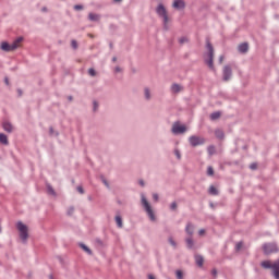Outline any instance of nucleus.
<instances>
[{
	"label": "nucleus",
	"instance_id": "obj_21",
	"mask_svg": "<svg viewBox=\"0 0 279 279\" xmlns=\"http://www.w3.org/2000/svg\"><path fill=\"white\" fill-rule=\"evenodd\" d=\"M78 245H80V247H82V250H83L84 252H86V254H88L89 256L93 255V251H92L89 247H87L86 244L80 243Z\"/></svg>",
	"mask_w": 279,
	"mask_h": 279
},
{
	"label": "nucleus",
	"instance_id": "obj_27",
	"mask_svg": "<svg viewBox=\"0 0 279 279\" xmlns=\"http://www.w3.org/2000/svg\"><path fill=\"white\" fill-rule=\"evenodd\" d=\"M173 153L177 159L182 160V153L180 151V148L175 147Z\"/></svg>",
	"mask_w": 279,
	"mask_h": 279
},
{
	"label": "nucleus",
	"instance_id": "obj_19",
	"mask_svg": "<svg viewBox=\"0 0 279 279\" xmlns=\"http://www.w3.org/2000/svg\"><path fill=\"white\" fill-rule=\"evenodd\" d=\"M0 143L2 145H10V142L8 141V135L0 133Z\"/></svg>",
	"mask_w": 279,
	"mask_h": 279
},
{
	"label": "nucleus",
	"instance_id": "obj_50",
	"mask_svg": "<svg viewBox=\"0 0 279 279\" xmlns=\"http://www.w3.org/2000/svg\"><path fill=\"white\" fill-rule=\"evenodd\" d=\"M41 12H48L47 7H43V8H41Z\"/></svg>",
	"mask_w": 279,
	"mask_h": 279
},
{
	"label": "nucleus",
	"instance_id": "obj_39",
	"mask_svg": "<svg viewBox=\"0 0 279 279\" xmlns=\"http://www.w3.org/2000/svg\"><path fill=\"white\" fill-rule=\"evenodd\" d=\"M177 208H178V203L172 202V203L170 204V209H171V210H177Z\"/></svg>",
	"mask_w": 279,
	"mask_h": 279
},
{
	"label": "nucleus",
	"instance_id": "obj_37",
	"mask_svg": "<svg viewBox=\"0 0 279 279\" xmlns=\"http://www.w3.org/2000/svg\"><path fill=\"white\" fill-rule=\"evenodd\" d=\"M243 247V242H238L235 244V252H240V250Z\"/></svg>",
	"mask_w": 279,
	"mask_h": 279
},
{
	"label": "nucleus",
	"instance_id": "obj_44",
	"mask_svg": "<svg viewBox=\"0 0 279 279\" xmlns=\"http://www.w3.org/2000/svg\"><path fill=\"white\" fill-rule=\"evenodd\" d=\"M76 191H78L81 193V195H84V187L77 186Z\"/></svg>",
	"mask_w": 279,
	"mask_h": 279
},
{
	"label": "nucleus",
	"instance_id": "obj_31",
	"mask_svg": "<svg viewBox=\"0 0 279 279\" xmlns=\"http://www.w3.org/2000/svg\"><path fill=\"white\" fill-rule=\"evenodd\" d=\"M177 279H184V272L182 270H175Z\"/></svg>",
	"mask_w": 279,
	"mask_h": 279
},
{
	"label": "nucleus",
	"instance_id": "obj_55",
	"mask_svg": "<svg viewBox=\"0 0 279 279\" xmlns=\"http://www.w3.org/2000/svg\"><path fill=\"white\" fill-rule=\"evenodd\" d=\"M112 62H117V57H113V58H112Z\"/></svg>",
	"mask_w": 279,
	"mask_h": 279
},
{
	"label": "nucleus",
	"instance_id": "obj_15",
	"mask_svg": "<svg viewBox=\"0 0 279 279\" xmlns=\"http://www.w3.org/2000/svg\"><path fill=\"white\" fill-rule=\"evenodd\" d=\"M23 40V37H17L12 44L11 49L12 51H15V49H19V45H21V41Z\"/></svg>",
	"mask_w": 279,
	"mask_h": 279
},
{
	"label": "nucleus",
	"instance_id": "obj_42",
	"mask_svg": "<svg viewBox=\"0 0 279 279\" xmlns=\"http://www.w3.org/2000/svg\"><path fill=\"white\" fill-rule=\"evenodd\" d=\"M250 169H252V171H256V169H258V165H256V163H251V165H250Z\"/></svg>",
	"mask_w": 279,
	"mask_h": 279
},
{
	"label": "nucleus",
	"instance_id": "obj_34",
	"mask_svg": "<svg viewBox=\"0 0 279 279\" xmlns=\"http://www.w3.org/2000/svg\"><path fill=\"white\" fill-rule=\"evenodd\" d=\"M88 75H90V77H95V75H97V72L95 71V69L90 68L88 70Z\"/></svg>",
	"mask_w": 279,
	"mask_h": 279
},
{
	"label": "nucleus",
	"instance_id": "obj_52",
	"mask_svg": "<svg viewBox=\"0 0 279 279\" xmlns=\"http://www.w3.org/2000/svg\"><path fill=\"white\" fill-rule=\"evenodd\" d=\"M140 184H141L142 186H145V181L140 180Z\"/></svg>",
	"mask_w": 279,
	"mask_h": 279
},
{
	"label": "nucleus",
	"instance_id": "obj_51",
	"mask_svg": "<svg viewBox=\"0 0 279 279\" xmlns=\"http://www.w3.org/2000/svg\"><path fill=\"white\" fill-rule=\"evenodd\" d=\"M4 82H5L7 86L10 85V81L8 80V77L4 78Z\"/></svg>",
	"mask_w": 279,
	"mask_h": 279
},
{
	"label": "nucleus",
	"instance_id": "obj_49",
	"mask_svg": "<svg viewBox=\"0 0 279 279\" xmlns=\"http://www.w3.org/2000/svg\"><path fill=\"white\" fill-rule=\"evenodd\" d=\"M114 73H121V68L120 66H116L114 68Z\"/></svg>",
	"mask_w": 279,
	"mask_h": 279
},
{
	"label": "nucleus",
	"instance_id": "obj_13",
	"mask_svg": "<svg viewBox=\"0 0 279 279\" xmlns=\"http://www.w3.org/2000/svg\"><path fill=\"white\" fill-rule=\"evenodd\" d=\"M185 243L187 250H195V241H193V236L185 238Z\"/></svg>",
	"mask_w": 279,
	"mask_h": 279
},
{
	"label": "nucleus",
	"instance_id": "obj_32",
	"mask_svg": "<svg viewBox=\"0 0 279 279\" xmlns=\"http://www.w3.org/2000/svg\"><path fill=\"white\" fill-rule=\"evenodd\" d=\"M207 150H208L209 156H213L215 154V151H216L214 145L208 146Z\"/></svg>",
	"mask_w": 279,
	"mask_h": 279
},
{
	"label": "nucleus",
	"instance_id": "obj_6",
	"mask_svg": "<svg viewBox=\"0 0 279 279\" xmlns=\"http://www.w3.org/2000/svg\"><path fill=\"white\" fill-rule=\"evenodd\" d=\"M263 251H264V254H266V255L276 254V252H278V244L277 243H265L263 245Z\"/></svg>",
	"mask_w": 279,
	"mask_h": 279
},
{
	"label": "nucleus",
	"instance_id": "obj_11",
	"mask_svg": "<svg viewBox=\"0 0 279 279\" xmlns=\"http://www.w3.org/2000/svg\"><path fill=\"white\" fill-rule=\"evenodd\" d=\"M170 90L173 95H178V93H182V90H184V87L178 83H173L170 87Z\"/></svg>",
	"mask_w": 279,
	"mask_h": 279
},
{
	"label": "nucleus",
	"instance_id": "obj_46",
	"mask_svg": "<svg viewBox=\"0 0 279 279\" xmlns=\"http://www.w3.org/2000/svg\"><path fill=\"white\" fill-rule=\"evenodd\" d=\"M153 199L155 201V202H158V199H159V196H158V194H153Z\"/></svg>",
	"mask_w": 279,
	"mask_h": 279
},
{
	"label": "nucleus",
	"instance_id": "obj_38",
	"mask_svg": "<svg viewBox=\"0 0 279 279\" xmlns=\"http://www.w3.org/2000/svg\"><path fill=\"white\" fill-rule=\"evenodd\" d=\"M49 134H50L51 136H53V134H54V136H58V135H59L58 132L53 131L52 126L49 128Z\"/></svg>",
	"mask_w": 279,
	"mask_h": 279
},
{
	"label": "nucleus",
	"instance_id": "obj_8",
	"mask_svg": "<svg viewBox=\"0 0 279 279\" xmlns=\"http://www.w3.org/2000/svg\"><path fill=\"white\" fill-rule=\"evenodd\" d=\"M172 134L178 136L179 134H184L186 132L185 125H180L179 123H174L171 129Z\"/></svg>",
	"mask_w": 279,
	"mask_h": 279
},
{
	"label": "nucleus",
	"instance_id": "obj_57",
	"mask_svg": "<svg viewBox=\"0 0 279 279\" xmlns=\"http://www.w3.org/2000/svg\"><path fill=\"white\" fill-rule=\"evenodd\" d=\"M60 263H62V258L59 257Z\"/></svg>",
	"mask_w": 279,
	"mask_h": 279
},
{
	"label": "nucleus",
	"instance_id": "obj_16",
	"mask_svg": "<svg viewBox=\"0 0 279 279\" xmlns=\"http://www.w3.org/2000/svg\"><path fill=\"white\" fill-rule=\"evenodd\" d=\"M248 49H250V45H247V43H243L239 45L240 53H247Z\"/></svg>",
	"mask_w": 279,
	"mask_h": 279
},
{
	"label": "nucleus",
	"instance_id": "obj_2",
	"mask_svg": "<svg viewBox=\"0 0 279 279\" xmlns=\"http://www.w3.org/2000/svg\"><path fill=\"white\" fill-rule=\"evenodd\" d=\"M156 14L159 16V19H162L163 29L169 32V15L167 14V8H165V4L159 3L157 5Z\"/></svg>",
	"mask_w": 279,
	"mask_h": 279
},
{
	"label": "nucleus",
	"instance_id": "obj_56",
	"mask_svg": "<svg viewBox=\"0 0 279 279\" xmlns=\"http://www.w3.org/2000/svg\"><path fill=\"white\" fill-rule=\"evenodd\" d=\"M148 279H155V278H154V276L149 275V276H148Z\"/></svg>",
	"mask_w": 279,
	"mask_h": 279
},
{
	"label": "nucleus",
	"instance_id": "obj_7",
	"mask_svg": "<svg viewBox=\"0 0 279 279\" xmlns=\"http://www.w3.org/2000/svg\"><path fill=\"white\" fill-rule=\"evenodd\" d=\"M232 80V68L230 65H225L222 70V81L230 82Z\"/></svg>",
	"mask_w": 279,
	"mask_h": 279
},
{
	"label": "nucleus",
	"instance_id": "obj_1",
	"mask_svg": "<svg viewBox=\"0 0 279 279\" xmlns=\"http://www.w3.org/2000/svg\"><path fill=\"white\" fill-rule=\"evenodd\" d=\"M206 49H207V53L205 54V58H204L205 63L211 71H215V63H214L215 48L213 47V44H210V41L206 43Z\"/></svg>",
	"mask_w": 279,
	"mask_h": 279
},
{
	"label": "nucleus",
	"instance_id": "obj_35",
	"mask_svg": "<svg viewBox=\"0 0 279 279\" xmlns=\"http://www.w3.org/2000/svg\"><path fill=\"white\" fill-rule=\"evenodd\" d=\"M207 175H215V170L213 169L211 166L207 168Z\"/></svg>",
	"mask_w": 279,
	"mask_h": 279
},
{
	"label": "nucleus",
	"instance_id": "obj_14",
	"mask_svg": "<svg viewBox=\"0 0 279 279\" xmlns=\"http://www.w3.org/2000/svg\"><path fill=\"white\" fill-rule=\"evenodd\" d=\"M101 19V15L97 14V13H89L88 14V20L94 22V23H97L98 21H100Z\"/></svg>",
	"mask_w": 279,
	"mask_h": 279
},
{
	"label": "nucleus",
	"instance_id": "obj_23",
	"mask_svg": "<svg viewBox=\"0 0 279 279\" xmlns=\"http://www.w3.org/2000/svg\"><path fill=\"white\" fill-rule=\"evenodd\" d=\"M221 118V113L219 111H216V112H213L210 116H209V119L211 121H217V119H220Z\"/></svg>",
	"mask_w": 279,
	"mask_h": 279
},
{
	"label": "nucleus",
	"instance_id": "obj_58",
	"mask_svg": "<svg viewBox=\"0 0 279 279\" xmlns=\"http://www.w3.org/2000/svg\"><path fill=\"white\" fill-rule=\"evenodd\" d=\"M2 232L1 226H0V233Z\"/></svg>",
	"mask_w": 279,
	"mask_h": 279
},
{
	"label": "nucleus",
	"instance_id": "obj_20",
	"mask_svg": "<svg viewBox=\"0 0 279 279\" xmlns=\"http://www.w3.org/2000/svg\"><path fill=\"white\" fill-rule=\"evenodd\" d=\"M144 97L146 101H149V99H151V92L149 90V87L144 88Z\"/></svg>",
	"mask_w": 279,
	"mask_h": 279
},
{
	"label": "nucleus",
	"instance_id": "obj_22",
	"mask_svg": "<svg viewBox=\"0 0 279 279\" xmlns=\"http://www.w3.org/2000/svg\"><path fill=\"white\" fill-rule=\"evenodd\" d=\"M195 260H196V265H198V267L204 266V257L202 255H196Z\"/></svg>",
	"mask_w": 279,
	"mask_h": 279
},
{
	"label": "nucleus",
	"instance_id": "obj_53",
	"mask_svg": "<svg viewBox=\"0 0 279 279\" xmlns=\"http://www.w3.org/2000/svg\"><path fill=\"white\" fill-rule=\"evenodd\" d=\"M219 62H220V63L223 62V56H220Z\"/></svg>",
	"mask_w": 279,
	"mask_h": 279
},
{
	"label": "nucleus",
	"instance_id": "obj_45",
	"mask_svg": "<svg viewBox=\"0 0 279 279\" xmlns=\"http://www.w3.org/2000/svg\"><path fill=\"white\" fill-rule=\"evenodd\" d=\"M211 276H214V278H217V268H214L211 270Z\"/></svg>",
	"mask_w": 279,
	"mask_h": 279
},
{
	"label": "nucleus",
	"instance_id": "obj_54",
	"mask_svg": "<svg viewBox=\"0 0 279 279\" xmlns=\"http://www.w3.org/2000/svg\"><path fill=\"white\" fill-rule=\"evenodd\" d=\"M69 101H73V96H69Z\"/></svg>",
	"mask_w": 279,
	"mask_h": 279
},
{
	"label": "nucleus",
	"instance_id": "obj_5",
	"mask_svg": "<svg viewBox=\"0 0 279 279\" xmlns=\"http://www.w3.org/2000/svg\"><path fill=\"white\" fill-rule=\"evenodd\" d=\"M189 143L191 147H198V145H204V143H206V138L197 135H192L189 137Z\"/></svg>",
	"mask_w": 279,
	"mask_h": 279
},
{
	"label": "nucleus",
	"instance_id": "obj_41",
	"mask_svg": "<svg viewBox=\"0 0 279 279\" xmlns=\"http://www.w3.org/2000/svg\"><path fill=\"white\" fill-rule=\"evenodd\" d=\"M74 10H76V11L84 10V5H82V4H75V5H74Z\"/></svg>",
	"mask_w": 279,
	"mask_h": 279
},
{
	"label": "nucleus",
	"instance_id": "obj_29",
	"mask_svg": "<svg viewBox=\"0 0 279 279\" xmlns=\"http://www.w3.org/2000/svg\"><path fill=\"white\" fill-rule=\"evenodd\" d=\"M74 213H75V207H73V206H70V207L68 208V210H66V215H68L69 217L73 216Z\"/></svg>",
	"mask_w": 279,
	"mask_h": 279
},
{
	"label": "nucleus",
	"instance_id": "obj_30",
	"mask_svg": "<svg viewBox=\"0 0 279 279\" xmlns=\"http://www.w3.org/2000/svg\"><path fill=\"white\" fill-rule=\"evenodd\" d=\"M99 110V102L97 100L93 101V112H97Z\"/></svg>",
	"mask_w": 279,
	"mask_h": 279
},
{
	"label": "nucleus",
	"instance_id": "obj_47",
	"mask_svg": "<svg viewBox=\"0 0 279 279\" xmlns=\"http://www.w3.org/2000/svg\"><path fill=\"white\" fill-rule=\"evenodd\" d=\"M198 234H199V236H203V234H206V230L201 229V230L198 231Z\"/></svg>",
	"mask_w": 279,
	"mask_h": 279
},
{
	"label": "nucleus",
	"instance_id": "obj_12",
	"mask_svg": "<svg viewBox=\"0 0 279 279\" xmlns=\"http://www.w3.org/2000/svg\"><path fill=\"white\" fill-rule=\"evenodd\" d=\"M185 232L186 234H189V236H193V234L195 233V226L192 225V222H187L185 227Z\"/></svg>",
	"mask_w": 279,
	"mask_h": 279
},
{
	"label": "nucleus",
	"instance_id": "obj_48",
	"mask_svg": "<svg viewBox=\"0 0 279 279\" xmlns=\"http://www.w3.org/2000/svg\"><path fill=\"white\" fill-rule=\"evenodd\" d=\"M17 95H19V97H23V89L19 88L17 89Z\"/></svg>",
	"mask_w": 279,
	"mask_h": 279
},
{
	"label": "nucleus",
	"instance_id": "obj_17",
	"mask_svg": "<svg viewBox=\"0 0 279 279\" xmlns=\"http://www.w3.org/2000/svg\"><path fill=\"white\" fill-rule=\"evenodd\" d=\"M262 267H264V269H272L274 270V264H271L270 260L262 262Z\"/></svg>",
	"mask_w": 279,
	"mask_h": 279
},
{
	"label": "nucleus",
	"instance_id": "obj_59",
	"mask_svg": "<svg viewBox=\"0 0 279 279\" xmlns=\"http://www.w3.org/2000/svg\"><path fill=\"white\" fill-rule=\"evenodd\" d=\"M114 1L119 2V1H121V0H114Z\"/></svg>",
	"mask_w": 279,
	"mask_h": 279
},
{
	"label": "nucleus",
	"instance_id": "obj_4",
	"mask_svg": "<svg viewBox=\"0 0 279 279\" xmlns=\"http://www.w3.org/2000/svg\"><path fill=\"white\" fill-rule=\"evenodd\" d=\"M16 229L20 232V239L23 243H27V239H29V231L27 229V225L23 223V221H17Z\"/></svg>",
	"mask_w": 279,
	"mask_h": 279
},
{
	"label": "nucleus",
	"instance_id": "obj_43",
	"mask_svg": "<svg viewBox=\"0 0 279 279\" xmlns=\"http://www.w3.org/2000/svg\"><path fill=\"white\" fill-rule=\"evenodd\" d=\"M102 183L105 184V186H107V189H110V183H108V180L102 178Z\"/></svg>",
	"mask_w": 279,
	"mask_h": 279
},
{
	"label": "nucleus",
	"instance_id": "obj_24",
	"mask_svg": "<svg viewBox=\"0 0 279 279\" xmlns=\"http://www.w3.org/2000/svg\"><path fill=\"white\" fill-rule=\"evenodd\" d=\"M215 136H216V138H219V141H222V138H225L226 134L221 130H216Z\"/></svg>",
	"mask_w": 279,
	"mask_h": 279
},
{
	"label": "nucleus",
	"instance_id": "obj_25",
	"mask_svg": "<svg viewBox=\"0 0 279 279\" xmlns=\"http://www.w3.org/2000/svg\"><path fill=\"white\" fill-rule=\"evenodd\" d=\"M209 195H219V190L215 185H210L208 190Z\"/></svg>",
	"mask_w": 279,
	"mask_h": 279
},
{
	"label": "nucleus",
	"instance_id": "obj_10",
	"mask_svg": "<svg viewBox=\"0 0 279 279\" xmlns=\"http://www.w3.org/2000/svg\"><path fill=\"white\" fill-rule=\"evenodd\" d=\"M172 7L174 10H184L186 2H184V0H174Z\"/></svg>",
	"mask_w": 279,
	"mask_h": 279
},
{
	"label": "nucleus",
	"instance_id": "obj_40",
	"mask_svg": "<svg viewBox=\"0 0 279 279\" xmlns=\"http://www.w3.org/2000/svg\"><path fill=\"white\" fill-rule=\"evenodd\" d=\"M71 47H72V49H77V40L73 39L71 41Z\"/></svg>",
	"mask_w": 279,
	"mask_h": 279
},
{
	"label": "nucleus",
	"instance_id": "obj_3",
	"mask_svg": "<svg viewBox=\"0 0 279 279\" xmlns=\"http://www.w3.org/2000/svg\"><path fill=\"white\" fill-rule=\"evenodd\" d=\"M141 204L147 217L150 219V221H156V214H154V209H151V205H149L147 197L143 193L141 194Z\"/></svg>",
	"mask_w": 279,
	"mask_h": 279
},
{
	"label": "nucleus",
	"instance_id": "obj_28",
	"mask_svg": "<svg viewBox=\"0 0 279 279\" xmlns=\"http://www.w3.org/2000/svg\"><path fill=\"white\" fill-rule=\"evenodd\" d=\"M47 191L49 195L56 196V190H53V186H51V184H47Z\"/></svg>",
	"mask_w": 279,
	"mask_h": 279
},
{
	"label": "nucleus",
	"instance_id": "obj_9",
	"mask_svg": "<svg viewBox=\"0 0 279 279\" xmlns=\"http://www.w3.org/2000/svg\"><path fill=\"white\" fill-rule=\"evenodd\" d=\"M2 129L8 134H12L14 132V125H12V122H10V121H3L2 122Z\"/></svg>",
	"mask_w": 279,
	"mask_h": 279
},
{
	"label": "nucleus",
	"instance_id": "obj_33",
	"mask_svg": "<svg viewBox=\"0 0 279 279\" xmlns=\"http://www.w3.org/2000/svg\"><path fill=\"white\" fill-rule=\"evenodd\" d=\"M179 43L181 45H184V44L189 43V37L183 36V37L179 38Z\"/></svg>",
	"mask_w": 279,
	"mask_h": 279
},
{
	"label": "nucleus",
	"instance_id": "obj_18",
	"mask_svg": "<svg viewBox=\"0 0 279 279\" xmlns=\"http://www.w3.org/2000/svg\"><path fill=\"white\" fill-rule=\"evenodd\" d=\"M1 49H2V51H12V46L9 44V43H7V41H3L2 44H1Z\"/></svg>",
	"mask_w": 279,
	"mask_h": 279
},
{
	"label": "nucleus",
	"instance_id": "obj_36",
	"mask_svg": "<svg viewBox=\"0 0 279 279\" xmlns=\"http://www.w3.org/2000/svg\"><path fill=\"white\" fill-rule=\"evenodd\" d=\"M168 241H169L170 245H172V247H178V243H175L173 238H169Z\"/></svg>",
	"mask_w": 279,
	"mask_h": 279
},
{
	"label": "nucleus",
	"instance_id": "obj_26",
	"mask_svg": "<svg viewBox=\"0 0 279 279\" xmlns=\"http://www.w3.org/2000/svg\"><path fill=\"white\" fill-rule=\"evenodd\" d=\"M116 223H117L118 228H123V219L121 218L120 215L116 216Z\"/></svg>",
	"mask_w": 279,
	"mask_h": 279
}]
</instances>
